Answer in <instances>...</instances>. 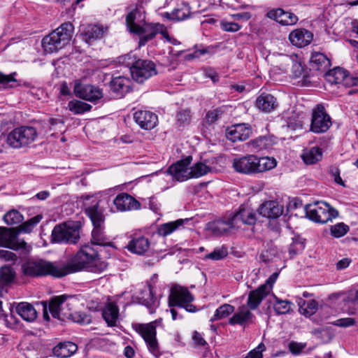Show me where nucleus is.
<instances>
[{"instance_id": "nucleus-24", "label": "nucleus", "mask_w": 358, "mask_h": 358, "mask_svg": "<svg viewBox=\"0 0 358 358\" xmlns=\"http://www.w3.org/2000/svg\"><path fill=\"white\" fill-rule=\"evenodd\" d=\"M132 81L124 76H117L110 82V88L117 96L121 98L131 90Z\"/></svg>"}, {"instance_id": "nucleus-37", "label": "nucleus", "mask_w": 358, "mask_h": 358, "mask_svg": "<svg viewBox=\"0 0 358 358\" xmlns=\"http://www.w3.org/2000/svg\"><path fill=\"white\" fill-rule=\"evenodd\" d=\"M331 66L330 60L321 52H315L310 57V67L313 70L326 71Z\"/></svg>"}, {"instance_id": "nucleus-17", "label": "nucleus", "mask_w": 358, "mask_h": 358, "mask_svg": "<svg viewBox=\"0 0 358 358\" xmlns=\"http://www.w3.org/2000/svg\"><path fill=\"white\" fill-rule=\"evenodd\" d=\"M252 132L251 126L248 124H237L228 128L226 136L231 142L243 141L249 138Z\"/></svg>"}, {"instance_id": "nucleus-28", "label": "nucleus", "mask_w": 358, "mask_h": 358, "mask_svg": "<svg viewBox=\"0 0 358 358\" xmlns=\"http://www.w3.org/2000/svg\"><path fill=\"white\" fill-rule=\"evenodd\" d=\"M283 213V208L275 201H268L263 203L259 208V213L263 217L275 219Z\"/></svg>"}, {"instance_id": "nucleus-44", "label": "nucleus", "mask_w": 358, "mask_h": 358, "mask_svg": "<svg viewBox=\"0 0 358 358\" xmlns=\"http://www.w3.org/2000/svg\"><path fill=\"white\" fill-rule=\"evenodd\" d=\"M301 157L306 164H314L322 159V152L320 148L313 147L305 150Z\"/></svg>"}, {"instance_id": "nucleus-58", "label": "nucleus", "mask_w": 358, "mask_h": 358, "mask_svg": "<svg viewBox=\"0 0 358 358\" xmlns=\"http://www.w3.org/2000/svg\"><path fill=\"white\" fill-rule=\"evenodd\" d=\"M177 123L179 126L185 127L191 122V111L189 109H182L177 113Z\"/></svg>"}, {"instance_id": "nucleus-26", "label": "nucleus", "mask_w": 358, "mask_h": 358, "mask_svg": "<svg viewBox=\"0 0 358 358\" xmlns=\"http://www.w3.org/2000/svg\"><path fill=\"white\" fill-rule=\"evenodd\" d=\"M313 37V34L304 29H295L289 35V39L292 44L299 48H303L310 44Z\"/></svg>"}, {"instance_id": "nucleus-21", "label": "nucleus", "mask_w": 358, "mask_h": 358, "mask_svg": "<svg viewBox=\"0 0 358 358\" xmlns=\"http://www.w3.org/2000/svg\"><path fill=\"white\" fill-rule=\"evenodd\" d=\"M326 80L334 85H342L343 86H352L355 83H352V78L349 76L348 72L342 68L336 67L329 71L325 73Z\"/></svg>"}, {"instance_id": "nucleus-53", "label": "nucleus", "mask_w": 358, "mask_h": 358, "mask_svg": "<svg viewBox=\"0 0 358 358\" xmlns=\"http://www.w3.org/2000/svg\"><path fill=\"white\" fill-rule=\"evenodd\" d=\"M275 303L274 304V310L278 315L286 314L289 313L291 310V301L288 300H282L275 296Z\"/></svg>"}, {"instance_id": "nucleus-9", "label": "nucleus", "mask_w": 358, "mask_h": 358, "mask_svg": "<svg viewBox=\"0 0 358 358\" xmlns=\"http://www.w3.org/2000/svg\"><path fill=\"white\" fill-rule=\"evenodd\" d=\"M194 300V296L187 289V288L176 285L171 289L169 296V306H178L184 308L188 312H195L196 308L191 303Z\"/></svg>"}, {"instance_id": "nucleus-61", "label": "nucleus", "mask_w": 358, "mask_h": 358, "mask_svg": "<svg viewBox=\"0 0 358 358\" xmlns=\"http://www.w3.org/2000/svg\"><path fill=\"white\" fill-rule=\"evenodd\" d=\"M222 113L223 111L220 108L209 110L206 113V120L209 124L214 123L215 121H217L219 118L221 117Z\"/></svg>"}, {"instance_id": "nucleus-56", "label": "nucleus", "mask_w": 358, "mask_h": 358, "mask_svg": "<svg viewBox=\"0 0 358 358\" xmlns=\"http://www.w3.org/2000/svg\"><path fill=\"white\" fill-rule=\"evenodd\" d=\"M16 73L3 75L0 73V90L17 86V80L14 78Z\"/></svg>"}, {"instance_id": "nucleus-34", "label": "nucleus", "mask_w": 358, "mask_h": 358, "mask_svg": "<svg viewBox=\"0 0 358 358\" xmlns=\"http://www.w3.org/2000/svg\"><path fill=\"white\" fill-rule=\"evenodd\" d=\"M207 230L215 236H220L229 231L231 229H236L232 219L227 221L216 220L209 222L206 227Z\"/></svg>"}, {"instance_id": "nucleus-62", "label": "nucleus", "mask_w": 358, "mask_h": 358, "mask_svg": "<svg viewBox=\"0 0 358 358\" xmlns=\"http://www.w3.org/2000/svg\"><path fill=\"white\" fill-rule=\"evenodd\" d=\"M265 349V345L261 343L257 348L249 352L245 358H263L262 352Z\"/></svg>"}, {"instance_id": "nucleus-14", "label": "nucleus", "mask_w": 358, "mask_h": 358, "mask_svg": "<svg viewBox=\"0 0 358 358\" xmlns=\"http://www.w3.org/2000/svg\"><path fill=\"white\" fill-rule=\"evenodd\" d=\"M235 228H241L243 224L253 226L257 222V213L248 205H241L238 211L232 217Z\"/></svg>"}, {"instance_id": "nucleus-32", "label": "nucleus", "mask_w": 358, "mask_h": 358, "mask_svg": "<svg viewBox=\"0 0 358 358\" xmlns=\"http://www.w3.org/2000/svg\"><path fill=\"white\" fill-rule=\"evenodd\" d=\"M256 107L264 113H271L278 106L276 98L269 94H262L255 102Z\"/></svg>"}, {"instance_id": "nucleus-11", "label": "nucleus", "mask_w": 358, "mask_h": 358, "mask_svg": "<svg viewBox=\"0 0 358 358\" xmlns=\"http://www.w3.org/2000/svg\"><path fill=\"white\" fill-rule=\"evenodd\" d=\"M136 331L139 333L147 343L149 350L156 357L159 358L161 353L159 350L156 338V327L154 322L145 324H135Z\"/></svg>"}, {"instance_id": "nucleus-52", "label": "nucleus", "mask_w": 358, "mask_h": 358, "mask_svg": "<svg viewBox=\"0 0 358 358\" xmlns=\"http://www.w3.org/2000/svg\"><path fill=\"white\" fill-rule=\"evenodd\" d=\"M43 216L41 215H37L27 221L24 222L19 227V231L20 232L30 233L33 229L41 222Z\"/></svg>"}, {"instance_id": "nucleus-8", "label": "nucleus", "mask_w": 358, "mask_h": 358, "mask_svg": "<svg viewBox=\"0 0 358 358\" xmlns=\"http://www.w3.org/2000/svg\"><path fill=\"white\" fill-rule=\"evenodd\" d=\"M37 137V132L33 127L22 126L14 129L7 136L6 141L9 147L18 149L33 143Z\"/></svg>"}, {"instance_id": "nucleus-57", "label": "nucleus", "mask_w": 358, "mask_h": 358, "mask_svg": "<svg viewBox=\"0 0 358 358\" xmlns=\"http://www.w3.org/2000/svg\"><path fill=\"white\" fill-rule=\"evenodd\" d=\"M228 255V248L226 246L217 247L214 250L206 255V258L210 259L214 261H217L224 259Z\"/></svg>"}, {"instance_id": "nucleus-31", "label": "nucleus", "mask_w": 358, "mask_h": 358, "mask_svg": "<svg viewBox=\"0 0 358 358\" xmlns=\"http://www.w3.org/2000/svg\"><path fill=\"white\" fill-rule=\"evenodd\" d=\"M191 221V219H178L173 222H169L162 224H160L157 229V233L162 236H166L170 235L176 230H180L184 228V226L188 224Z\"/></svg>"}, {"instance_id": "nucleus-45", "label": "nucleus", "mask_w": 358, "mask_h": 358, "mask_svg": "<svg viewBox=\"0 0 358 358\" xmlns=\"http://www.w3.org/2000/svg\"><path fill=\"white\" fill-rule=\"evenodd\" d=\"M273 144V140L268 136H259L248 143L246 145L251 148V151H259L271 147Z\"/></svg>"}, {"instance_id": "nucleus-63", "label": "nucleus", "mask_w": 358, "mask_h": 358, "mask_svg": "<svg viewBox=\"0 0 358 358\" xmlns=\"http://www.w3.org/2000/svg\"><path fill=\"white\" fill-rule=\"evenodd\" d=\"M17 259V255L14 252L6 250H0V259L15 262Z\"/></svg>"}, {"instance_id": "nucleus-2", "label": "nucleus", "mask_w": 358, "mask_h": 358, "mask_svg": "<svg viewBox=\"0 0 358 358\" xmlns=\"http://www.w3.org/2000/svg\"><path fill=\"white\" fill-rule=\"evenodd\" d=\"M277 162L273 157H258L255 155H247L234 158L232 167L240 173L252 175L262 173L275 168Z\"/></svg>"}, {"instance_id": "nucleus-55", "label": "nucleus", "mask_w": 358, "mask_h": 358, "mask_svg": "<svg viewBox=\"0 0 358 358\" xmlns=\"http://www.w3.org/2000/svg\"><path fill=\"white\" fill-rule=\"evenodd\" d=\"M72 317H70L69 321L76 322L80 324H89L92 322V317L90 315L83 312L71 311Z\"/></svg>"}, {"instance_id": "nucleus-49", "label": "nucleus", "mask_w": 358, "mask_h": 358, "mask_svg": "<svg viewBox=\"0 0 358 358\" xmlns=\"http://www.w3.org/2000/svg\"><path fill=\"white\" fill-rule=\"evenodd\" d=\"M68 108L74 114H82L91 110L92 106L83 101L73 100L69 102Z\"/></svg>"}, {"instance_id": "nucleus-41", "label": "nucleus", "mask_w": 358, "mask_h": 358, "mask_svg": "<svg viewBox=\"0 0 358 358\" xmlns=\"http://www.w3.org/2000/svg\"><path fill=\"white\" fill-rule=\"evenodd\" d=\"M17 313L25 321L32 322L37 317V311L32 305L27 302L20 303L16 307Z\"/></svg>"}, {"instance_id": "nucleus-12", "label": "nucleus", "mask_w": 358, "mask_h": 358, "mask_svg": "<svg viewBox=\"0 0 358 358\" xmlns=\"http://www.w3.org/2000/svg\"><path fill=\"white\" fill-rule=\"evenodd\" d=\"M0 246L15 250L22 249L29 251L31 248L24 240L17 238V234L13 229L3 227H0Z\"/></svg>"}, {"instance_id": "nucleus-3", "label": "nucleus", "mask_w": 358, "mask_h": 358, "mask_svg": "<svg viewBox=\"0 0 358 358\" xmlns=\"http://www.w3.org/2000/svg\"><path fill=\"white\" fill-rule=\"evenodd\" d=\"M75 299L71 296L66 294L55 296L52 297L48 303L46 301L40 303L43 311V317L45 320H49L50 317L48 313V308L50 313L54 318L62 322H68L71 315V311L73 308Z\"/></svg>"}, {"instance_id": "nucleus-60", "label": "nucleus", "mask_w": 358, "mask_h": 358, "mask_svg": "<svg viewBox=\"0 0 358 358\" xmlns=\"http://www.w3.org/2000/svg\"><path fill=\"white\" fill-rule=\"evenodd\" d=\"M305 248V244L299 238H293L292 243L289 247V253L290 257L292 258L294 256L301 252Z\"/></svg>"}, {"instance_id": "nucleus-51", "label": "nucleus", "mask_w": 358, "mask_h": 358, "mask_svg": "<svg viewBox=\"0 0 358 358\" xmlns=\"http://www.w3.org/2000/svg\"><path fill=\"white\" fill-rule=\"evenodd\" d=\"M3 220L8 225L18 224L23 220V216L18 210H11L4 215Z\"/></svg>"}, {"instance_id": "nucleus-22", "label": "nucleus", "mask_w": 358, "mask_h": 358, "mask_svg": "<svg viewBox=\"0 0 358 358\" xmlns=\"http://www.w3.org/2000/svg\"><path fill=\"white\" fill-rule=\"evenodd\" d=\"M113 203L117 210L122 212L138 210L141 208V203L127 193L118 194L113 200Z\"/></svg>"}, {"instance_id": "nucleus-25", "label": "nucleus", "mask_w": 358, "mask_h": 358, "mask_svg": "<svg viewBox=\"0 0 358 358\" xmlns=\"http://www.w3.org/2000/svg\"><path fill=\"white\" fill-rule=\"evenodd\" d=\"M266 15L284 26L295 24L298 21V17L295 14L285 12L281 8L271 10L267 13Z\"/></svg>"}, {"instance_id": "nucleus-4", "label": "nucleus", "mask_w": 358, "mask_h": 358, "mask_svg": "<svg viewBox=\"0 0 358 358\" xmlns=\"http://www.w3.org/2000/svg\"><path fill=\"white\" fill-rule=\"evenodd\" d=\"M21 271L23 275L31 278L45 275L64 277L62 265L41 259H30L25 261L21 265Z\"/></svg>"}, {"instance_id": "nucleus-1", "label": "nucleus", "mask_w": 358, "mask_h": 358, "mask_svg": "<svg viewBox=\"0 0 358 358\" xmlns=\"http://www.w3.org/2000/svg\"><path fill=\"white\" fill-rule=\"evenodd\" d=\"M107 267V263L100 260L97 250L90 244L83 245L68 264L62 265L64 276L82 270L101 273Z\"/></svg>"}, {"instance_id": "nucleus-64", "label": "nucleus", "mask_w": 358, "mask_h": 358, "mask_svg": "<svg viewBox=\"0 0 358 358\" xmlns=\"http://www.w3.org/2000/svg\"><path fill=\"white\" fill-rule=\"evenodd\" d=\"M331 324L341 327H348L354 325L355 320L351 317L341 318L334 321Z\"/></svg>"}, {"instance_id": "nucleus-23", "label": "nucleus", "mask_w": 358, "mask_h": 358, "mask_svg": "<svg viewBox=\"0 0 358 358\" xmlns=\"http://www.w3.org/2000/svg\"><path fill=\"white\" fill-rule=\"evenodd\" d=\"M134 119L142 129H152L157 123L158 118L155 113L149 110H138L134 113Z\"/></svg>"}, {"instance_id": "nucleus-47", "label": "nucleus", "mask_w": 358, "mask_h": 358, "mask_svg": "<svg viewBox=\"0 0 358 358\" xmlns=\"http://www.w3.org/2000/svg\"><path fill=\"white\" fill-rule=\"evenodd\" d=\"M15 272L14 269L9 266H3L0 270V295L1 294V287L3 284H8L14 280Z\"/></svg>"}, {"instance_id": "nucleus-38", "label": "nucleus", "mask_w": 358, "mask_h": 358, "mask_svg": "<svg viewBox=\"0 0 358 358\" xmlns=\"http://www.w3.org/2000/svg\"><path fill=\"white\" fill-rule=\"evenodd\" d=\"M93 230L92 231V244L101 246H108L111 245L112 243L110 241L109 238L105 234V226L98 225L93 226Z\"/></svg>"}, {"instance_id": "nucleus-54", "label": "nucleus", "mask_w": 358, "mask_h": 358, "mask_svg": "<svg viewBox=\"0 0 358 358\" xmlns=\"http://www.w3.org/2000/svg\"><path fill=\"white\" fill-rule=\"evenodd\" d=\"M38 343H30L29 344H24L22 345L21 350H22V353L26 358H38Z\"/></svg>"}, {"instance_id": "nucleus-7", "label": "nucleus", "mask_w": 358, "mask_h": 358, "mask_svg": "<svg viewBox=\"0 0 358 358\" xmlns=\"http://www.w3.org/2000/svg\"><path fill=\"white\" fill-rule=\"evenodd\" d=\"M304 210L307 217L320 224L327 223L338 215V212L335 208L324 201L307 204L304 206Z\"/></svg>"}, {"instance_id": "nucleus-33", "label": "nucleus", "mask_w": 358, "mask_h": 358, "mask_svg": "<svg viewBox=\"0 0 358 358\" xmlns=\"http://www.w3.org/2000/svg\"><path fill=\"white\" fill-rule=\"evenodd\" d=\"M77 350L76 344L71 341H64L58 343L52 349V352L58 358H67L72 356Z\"/></svg>"}, {"instance_id": "nucleus-50", "label": "nucleus", "mask_w": 358, "mask_h": 358, "mask_svg": "<svg viewBox=\"0 0 358 358\" xmlns=\"http://www.w3.org/2000/svg\"><path fill=\"white\" fill-rule=\"evenodd\" d=\"M235 310L234 306L224 303L220 306L215 312L213 317L210 319V321L222 320L228 317L229 315L233 313Z\"/></svg>"}, {"instance_id": "nucleus-30", "label": "nucleus", "mask_w": 358, "mask_h": 358, "mask_svg": "<svg viewBox=\"0 0 358 358\" xmlns=\"http://www.w3.org/2000/svg\"><path fill=\"white\" fill-rule=\"evenodd\" d=\"M85 211L91 220L93 226L104 224L105 216L103 210L99 207V201H93L90 206L85 208Z\"/></svg>"}, {"instance_id": "nucleus-19", "label": "nucleus", "mask_w": 358, "mask_h": 358, "mask_svg": "<svg viewBox=\"0 0 358 358\" xmlns=\"http://www.w3.org/2000/svg\"><path fill=\"white\" fill-rule=\"evenodd\" d=\"M136 299L138 303L148 308L150 313H153L159 304V301L154 296L153 289L150 284L143 286Z\"/></svg>"}, {"instance_id": "nucleus-42", "label": "nucleus", "mask_w": 358, "mask_h": 358, "mask_svg": "<svg viewBox=\"0 0 358 358\" xmlns=\"http://www.w3.org/2000/svg\"><path fill=\"white\" fill-rule=\"evenodd\" d=\"M278 256L279 250L278 248L273 242L270 241L264 244V249L259 254V259L264 263H269Z\"/></svg>"}, {"instance_id": "nucleus-46", "label": "nucleus", "mask_w": 358, "mask_h": 358, "mask_svg": "<svg viewBox=\"0 0 358 358\" xmlns=\"http://www.w3.org/2000/svg\"><path fill=\"white\" fill-rule=\"evenodd\" d=\"M291 76L294 78H302L303 84L305 85L310 82L308 70L300 62H292Z\"/></svg>"}, {"instance_id": "nucleus-20", "label": "nucleus", "mask_w": 358, "mask_h": 358, "mask_svg": "<svg viewBox=\"0 0 358 358\" xmlns=\"http://www.w3.org/2000/svg\"><path fill=\"white\" fill-rule=\"evenodd\" d=\"M272 286L268 284L260 285L255 290L250 291L248 294L247 306L250 310L257 309L262 300L269 294Z\"/></svg>"}, {"instance_id": "nucleus-5", "label": "nucleus", "mask_w": 358, "mask_h": 358, "mask_svg": "<svg viewBox=\"0 0 358 358\" xmlns=\"http://www.w3.org/2000/svg\"><path fill=\"white\" fill-rule=\"evenodd\" d=\"M74 27L71 22L62 24L42 39L43 50L48 54L57 52L66 45L72 38Z\"/></svg>"}, {"instance_id": "nucleus-35", "label": "nucleus", "mask_w": 358, "mask_h": 358, "mask_svg": "<svg viewBox=\"0 0 358 358\" xmlns=\"http://www.w3.org/2000/svg\"><path fill=\"white\" fill-rule=\"evenodd\" d=\"M102 316L108 326H116L119 317V308L113 302L107 303L103 308Z\"/></svg>"}, {"instance_id": "nucleus-39", "label": "nucleus", "mask_w": 358, "mask_h": 358, "mask_svg": "<svg viewBox=\"0 0 358 358\" xmlns=\"http://www.w3.org/2000/svg\"><path fill=\"white\" fill-rule=\"evenodd\" d=\"M106 32L104 28L96 24L89 25L85 32L82 34L83 39L88 44L100 39Z\"/></svg>"}, {"instance_id": "nucleus-43", "label": "nucleus", "mask_w": 358, "mask_h": 358, "mask_svg": "<svg viewBox=\"0 0 358 358\" xmlns=\"http://www.w3.org/2000/svg\"><path fill=\"white\" fill-rule=\"evenodd\" d=\"M298 305L299 313L306 317L314 315L318 309V303L314 299L305 301L303 299H299Z\"/></svg>"}, {"instance_id": "nucleus-29", "label": "nucleus", "mask_w": 358, "mask_h": 358, "mask_svg": "<svg viewBox=\"0 0 358 358\" xmlns=\"http://www.w3.org/2000/svg\"><path fill=\"white\" fill-rule=\"evenodd\" d=\"M150 241L148 238L141 236L134 237L127 244L129 251L138 255H145L150 248Z\"/></svg>"}, {"instance_id": "nucleus-16", "label": "nucleus", "mask_w": 358, "mask_h": 358, "mask_svg": "<svg viewBox=\"0 0 358 358\" xmlns=\"http://www.w3.org/2000/svg\"><path fill=\"white\" fill-rule=\"evenodd\" d=\"M163 24L160 23H145L141 27L134 29V34L140 36L139 46L145 45L149 41L155 38L159 31H162Z\"/></svg>"}, {"instance_id": "nucleus-48", "label": "nucleus", "mask_w": 358, "mask_h": 358, "mask_svg": "<svg viewBox=\"0 0 358 358\" xmlns=\"http://www.w3.org/2000/svg\"><path fill=\"white\" fill-rule=\"evenodd\" d=\"M190 177L199 178L212 171V168L203 162H197L190 167Z\"/></svg>"}, {"instance_id": "nucleus-15", "label": "nucleus", "mask_w": 358, "mask_h": 358, "mask_svg": "<svg viewBox=\"0 0 358 358\" xmlns=\"http://www.w3.org/2000/svg\"><path fill=\"white\" fill-rule=\"evenodd\" d=\"M192 157H187L185 159L177 162L172 164L167 170V172L172 177L179 182L187 180L190 177V170L189 166L192 162Z\"/></svg>"}, {"instance_id": "nucleus-13", "label": "nucleus", "mask_w": 358, "mask_h": 358, "mask_svg": "<svg viewBox=\"0 0 358 358\" xmlns=\"http://www.w3.org/2000/svg\"><path fill=\"white\" fill-rule=\"evenodd\" d=\"M330 116L322 105H317L313 110L310 130L317 134L326 132L331 127Z\"/></svg>"}, {"instance_id": "nucleus-10", "label": "nucleus", "mask_w": 358, "mask_h": 358, "mask_svg": "<svg viewBox=\"0 0 358 358\" xmlns=\"http://www.w3.org/2000/svg\"><path fill=\"white\" fill-rule=\"evenodd\" d=\"M127 65L133 79L139 83L157 74L155 64L150 60L138 59L135 62H127Z\"/></svg>"}, {"instance_id": "nucleus-36", "label": "nucleus", "mask_w": 358, "mask_h": 358, "mask_svg": "<svg viewBox=\"0 0 358 358\" xmlns=\"http://www.w3.org/2000/svg\"><path fill=\"white\" fill-rule=\"evenodd\" d=\"M191 16V9L187 3H182L178 8H175L172 12H166L163 14V17L176 21L185 20Z\"/></svg>"}, {"instance_id": "nucleus-40", "label": "nucleus", "mask_w": 358, "mask_h": 358, "mask_svg": "<svg viewBox=\"0 0 358 358\" xmlns=\"http://www.w3.org/2000/svg\"><path fill=\"white\" fill-rule=\"evenodd\" d=\"M249 309L250 308L245 305L240 306L238 309V312L229 319V323L231 325H242L250 320L254 315Z\"/></svg>"}, {"instance_id": "nucleus-6", "label": "nucleus", "mask_w": 358, "mask_h": 358, "mask_svg": "<svg viewBox=\"0 0 358 358\" xmlns=\"http://www.w3.org/2000/svg\"><path fill=\"white\" fill-rule=\"evenodd\" d=\"M80 238V224L78 222L69 221L55 226L51 234L52 243L76 244Z\"/></svg>"}, {"instance_id": "nucleus-18", "label": "nucleus", "mask_w": 358, "mask_h": 358, "mask_svg": "<svg viewBox=\"0 0 358 358\" xmlns=\"http://www.w3.org/2000/svg\"><path fill=\"white\" fill-rule=\"evenodd\" d=\"M76 96L90 101H95L103 96L102 91L93 85L77 83L74 86Z\"/></svg>"}, {"instance_id": "nucleus-59", "label": "nucleus", "mask_w": 358, "mask_h": 358, "mask_svg": "<svg viewBox=\"0 0 358 358\" xmlns=\"http://www.w3.org/2000/svg\"><path fill=\"white\" fill-rule=\"evenodd\" d=\"M349 231V227L343 222H340L331 227V234L335 238L345 236Z\"/></svg>"}, {"instance_id": "nucleus-27", "label": "nucleus", "mask_w": 358, "mask_h": 358, "mask_svg": "<svg viewBox=\"0 0 358 358\" xmlns=\"http://www.w3.org/2000/svg\"><path fill=\"white\" fill-rule=\"evenodd\" d=\"M145 20L144 10L138 8L131 10L126 17V24L129 31L134 34V29L136 30L145 23Z\"/></svg>"}]
</instances>
